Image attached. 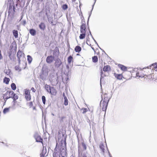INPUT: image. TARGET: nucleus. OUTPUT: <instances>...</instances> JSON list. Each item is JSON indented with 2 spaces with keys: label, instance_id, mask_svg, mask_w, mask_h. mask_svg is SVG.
<instances>
[{
  "label": "nucleus",
  "instance_id": "1",
  "mask_svg": "<svg viewBox=\"0 0 157 157\" xmlns=\"http://www.w3.org/2000/svg\"><path fill=\"white\" fill-rule=\"evenodd\" d=\"M55 148H57L58 154L60 155L62 157H65L67 155L66 145H63L62 143L61 145H59L57 143H56Z\"/></svg>",
  "mask_w": 157,
  "mask_h": 157
},
{
  "label": "nucleus",
  "instance_id": "2",
  "mask_svg": "<svg viewBox=\"0 0 157 157\" xmlns=\"http://www.w3.org/2000/svg\"><path fill=\"white\" fill-rule=\"evenodd\" d=\"M50 80L53 86H56L58 82V77L57 74L50 75Z\"/></svg>",
  "mask_w": 157,
  "mask_h": 157
},
{
  "label": "nucleus",
  "instance_id": "3",
  "mask_svg": "<svg viewBox=\"0 0 157 157\" xmlns=\"http://www.w3.org/2000/svg\"><path fill=\"white\" fill-rule=\"evenodd\" d=\"M45 88L47 92L52 95H55L56 94L57 92L54 87H51L49 85L46 84L45 85Z\"/></svg>",
  "mask_w": 157,
  "mask_h": 157
},
{
  "label": "nucleus",
  "instance_id": "4",
  "mask_svg": "<svg viewBox=\"0 0 157 157\" xmlns=\"http://www.w3.org/2000/svg\"><path fill=\"white\" fill-rule=\"evenodd\" d=\"M54 61H55L54 63V66L56 68H58L60 67V66L62 64V63L60 59L59 58L56 59Z\"/></svg>",
  "mask_w": 157,
  "mask_h": 157
},
{
  "label": "nucleus",
  "instance_id": "5",
  "mask_svg": "<svg viewBox=\"0 0 157 157\" xmlns=\"http://www.w3.org/2000/svg\"><path fill=\"white\" fill-rule=\"evenodd\" d=\"M9 2V7H8V15H10V13H12V7L14 4L13 0H9L8 1Z\"/></svg>",
  "mask_w": 157,
  "mask_h": 157
},
{
  "label": "nucleus",
  "instance_id": "6",
  "mask_svg": "<svg viewBox=\"0 0 157 157\" xmlns=\"http://www.w3.org/2000/svg\"><path fill=\"white\" fill-rule=\"evenodd\" d=\"M16 52H13L12 51H10L8 53L9 58L11 60H14L15 59V55Z\"/></svg>",
  "mask_w": 157,
  "mask_h": 157
},
{
  "label": "nucleus",
  "instance_id": "7",
  "mask_svg": "<svg viewBox=\"0 0 157 157\" xmlns=\"http://www.w3.org/2000/svg\"><path fill=\"white\" fill-rule=\"evenodd\" d=\"M34 137L36 142L41 143L43 144V139L40 136L37 134H36L34 135Z\"/></svg>",
  "mask_w": 157,
  "mask_h": 157
},
{
  "label": "nucleus",
  "instance_id": "8",
  "mask_svg": "<svg viewBox=\"0 0 157 157\" xmlns=\"http://www.w3.org/2000/svg\"><path fill=\"white\" fill-rule=\"evenodd\" d=\"M24 54L21 51L19 50L17 54V57L18 60V64H20L21 63L20 59L23 56H24Z\"/></svg>",
  "mask_w": 157,
  "mask_h": 157
},
{
  "label": "nucleus",
  "instance_id": "9",
  "mask_svg": "<svg viewBox=\"0 0 157 157\" xmlns=\"http://www.w3.org/2000/svg\"><path fill=\"white\" fill-rule=\"evenodd\" d=\"M101 98H102V99L101 100V101H100V105H101V102L103 100V98H102V96H101ZM108 104V103H106V102H104V101H103L102 103L101 104V105L102 106V110L103 111H106V110L107 109V107Z\"/></svg>",
  "mask_w": 157,
  "mask_h": 157
},
{
  "label": "nucleus",
  "instance_id": "10",
  "mask_svg": "<svg viewBox=\"0 0 157 157\" xmlns=\"http://www.w3.org/2000/svg\"><path fill=\"white\" fill-rule=\"evenodd\" d=\"M53 56H54V58L56 57L57 58H58L59 51L58 47H56L53 50Z\"/></svg>",
  "mask_w": 157,
  "mask_h": 157
},
{
  "label": "nucleus",
  "instance_id": "11",
  "mask_svg": "<svg viewBox=\"0 0 157 157\" xmlns=\"http://www.w3.org/2000/svg\"><path fill=\"white\" fill-rule=\"evenodd\" d=\"M55 58L52 56H48L46 59V62L48 63H51L55 60Z\"/></svg>",
  "mask_w": 157,
  "mask_h": 157
},
{
  "label": "nucleus",
  "instance_id": "12",
  "mask_svg": "<svg viewBox=\"0 0 157 157\" xmlns=\"http://www.w3.org/2000/svg\"><path fill=\"white\" fill-rule=\"evenodd\" d=\"M48 20L49 23L52 25H55L57 24V21H54V19L52 17H48Z\"/></svg>",
  "mask_w": 157,
  "mask_h": 157
},
{
  "label": "nucleus",
  "instance_id": "13",
  "mask_svg": "<svg viewBox=\"0 0 157 157\" xmlns=\"http://www.w3.org/2000/svg\"><path fill=\"white\" fill-rule=\"evenodd\" d=\"M10 51L16 52L17 50V44L16 43H12L10 46Z\"/></svg>",
  "mask_w": 157,
  "mask_h": 157
},
{
  "label": "nucleus",
  "instance_id": "14",
  "mask_svg": "<svg viewBox=\"0 0 157 157\" xmlns=\"http://www.w3.org/2000/svg\"><path fill=\"white\" fill-rule=\"evenodd\" d=\"M48 74L47 73L43 72L40 75V78L42 80L44 81L47 79Z\"/></svg>",
  "mask_w": 157,
  "mask_h": 157
},
{
  "label": "nucleus",
  "instance_id": "15",
  "mask_svg": "<svg viewBox=\"0 0 157 157\" xmlns=\"http://www.w3.org/2000/svg\"><path fill=\"white\" fill-rule=\"evenodd\" d=\"M62 141L63 140V141L64 142V144L66 145V138L67 136V135H66V132H62Z\"/></svg>",
  "mask_w": 157,
  "mask_h": 157
},
{
  "label": "nucleus",
  "instance_id": "16",
  "mask_svg": "<svg viewBox=\"0 0 157 157\" xmlns=\"http://www.w3.org/2000/svg\"><path fill=\"white\" fill-rule=\"evenodd\" d=\"M39 28L42 30L44 31L46 28V26L43 22H41L39 25Z\"/></svg>",
  "mask_w": 157,
  "mask_h": 157
},
{
  "label": "nucleus",
  "instance_id": "17",
  "mask_svg": "<svg viewBox=\"0 0 157 157\" xmlns=\"http://www.w3.org/2000/svg\"><path fill=\"white\" fill-rule=\"evenodd\" d=\"M114 75L117 79L118 80H121L123 78V76L122 74H117L114 73Z\"/></svg>",
  "mask_w": 157,
  "mask_h": 157
},
{
  "label": "nucleus",
  "instance_id": "18",
  "mask_svg": "<svg viewBox=\"0 0 157 157\" xmlns=\"http://www.w3.org/2000/svg\"><path fill=\"white\" fill-rule=\"evenodd\" d=\"M10 98H12L13 100L14 99V98H15V97L17 98V99L18 98V96L16 94L14 93L13 91H11L10 95H9Z\"/></svg>",
  "mask_w": 157,
  "mask_h": 157
},
{
  "label": "nucleus",
  "instance_id": "19",
  "mask_svg": "<svg viewBox=\"0 0 157 157\" xmlns=\"http://www.w3.org/2000/svg\"><path fill=\"white\" fill-rule=\"evenodd\" d=\"M14 98V99L13 100V101H12V105L11 106H10L11 108L13 109H16L15 105L16 103L17 102L16 100L17 99V98L15 97V98Z\"/></svg>",
  "mask_w": 157,
  "mask_h": 157
},
{
  "label": "nucleus",
  "instance_id": "20",
  "mask_svg": "<svg viewBox=\"0 0 157 157\" xmlns=\"http://www.w3.org/2000/svg\"><path fill=\"white\" fill-rule=\"evenodd\" d=\"M56 149V148H55L54 150L53 157H60L59 154H58L57 150Z\"/></svg>",
  "mask_w": 157,
  "mask_h": 157
},
{
  "label": "nucleus",
  "instance_id": "21",
  "mask_svg": "<svg viewBox=\"0 0 157 157\" xmlns=\"http://www.w3.org/2000/svg\"><path fill=\"white\" fill-rule=\"evenodd\" d=\"M119 67L121 69L124 71H126L127 70V67L124 65L119 64L118 65Z\"/></svg>",
  "mask_w": 157,
  "mask_h": 157
},
{
  "label": "nucleus",
  "instance_id": "22",
  "mask_svg": "<svg viewBox=\"0 0 157 157\" xmlns=\"http://www.w3.org/2000/svg\"><path fill=\"white\" fill-rule=\"evenodd\" d=\"M29 32L32 36H34L36 35V31L35 29H31L29 30Z\"/></svg>",
  "mask_w": 157,
  "mask_h": 157
},
{
  "label": "nucleus",
  "instance_id": "23",
  "mask_svg": "<svg viewBox=\"0 0 157 157\" xmlns=\"http://www.w3.org/2000/svg\"><path fill=\"white\" fill-rule=\"evenodd\" d=\"M111 68L109 65H106L104 66L103 68V71L105 72H107L108 71H110Z\"/></svg>",
  "mask_w": 157,
  "mask_h": 157
},
{
  "label": "nucleus",
  "instance_id": "24",
  "mask_svg": "<svg viewBox=\"0 0 157 157\" xmlns=\"http://www.w3.org/2000/svg\"><path fill=\"white\" fill-rule=\"evenodd\" d=\"M13 35L15 38H17L18 37V31L16 30H13Z\"/></svg>",
  "mask_w": 157,
  "mask_h": 157
},
{
  "label": "nucleus",
  "instance_id": "25",
  "mask_svg": "<svg viewBox=\"0 0 157 157\" xmlns=\"http://www.w3.org/2000/svg\"><path fill=\"white\" fill-rule=\"evenodd\" d=\"M81 48L80 46H77L75 47V50L76 52L79 53L81 51Z\"/></svg>",
  "mask_w": 157,
  "mask_h": 157
},
{
  "label": "nucleus",
  "instance_id": "26",
  "mask_svg": "<svg viewBox=\"0 0 157 157\" xmlns=\"http://www.w3.org/2000/svg\"><path fill=\"white\" fill-rule=\"evenodd\" d=\"M10 108H11L10 107H6L4 108L3 110V113L5 114L6 113L9 112L10 111Z\"/></svg>",
  "mask_w": 157,
  "mask_h": 157
},
{
  "label": "nucleus",
  "instance_id": "27",
  "mask_svg": "<svg viewBox=\"0 0 157 157\" xmlns=\"http://www.w3.org/2000/svg\"><path fill=\"white\" fill-rule=\"evenodd\" d=\"M10 81V78L6 77L3 79V82L6 84H9Z\"/></svg>",
  "mask_w": 157,
  "mask_h": 157
},
{
  "label": "nucleus",
  "instance_id": "28",
  "mask_svg": "<svg viewBox=\"0 0 157 157\" xmlns=\"http://www.w3.org/2000/svg\"><path fill=\"white\" fill-rule=\"evenodd\" d=\"M27 60L28 61V63H29L30 64L31 63V62L33 60V59H32V57L30 56L29 55H28L27 56Z\"/></svg>",
  "mask_w": 157,
  "mask_h": 157
},
{
  "label": "nucleus",
  "instance_id": "29",
  "mask_svg": "<svg viewBox=\"0 0 157 157\" xmlns=\"http://www.w3.org/2000/svg\"><path fill=\"white\" fill-rule=\"evenodd\" d=\"M86 33H81L79 37L80 39H83L86 36Z\"/></svg>",
  "mask_w": 157,
  "mask_h": 157
},
{
  "label": "nucleus",
  "instance_id": "30",
  "mask_svg": "<svg viewBox=\"0 0 157 157\" xmlns=\"http://www.w3.org/2000/svg\"><path fill=\"white\" fill-rule=\"evenodd\" d=\"M99 147L100 149L102 150V151L103 152V154L104 155L105 153V148L104 147V145L102 144L100 145Z\"/></svg>",
  "mask_w": 157,
  "mask_h": 157
},
{
  "label": "nucleus",
  "instance_id": "31",
  "mask_svg": "<svg viewBox=\"0 0 157 157\" xmlns=\"http://www.w3.org/2000/svg\"><path fill=\"white\" fill-rule=\"evenodd\" d=\"M92 61L94 63H96L98 61V58L97 56H94L92 57Z\"/></svg>",
  "mask_w": 157,
  "mask_h": 157
},
{
  "label": "nucleus",
  "instance_id": "32",
  "mask_svg": "<svg viewBox=\"0 0 157 157\" xmlns=\"http://www.w3.org/2000/svg\"><path fill=\"white\" fill-rule=\"evenodd\" d=\"M110 99V98H109L108 97L105 96L104 98L103 101H104L105 102L108 103Z\"/></svg>",
  "mask_w": 157,
  "mask_h": 157
},
{
  "label": "nucleus",
  "instance_id": "33",
  "mask_svg": "<svg viewBox=\"0 0 157 157\" xmlns=\"http://www.w3.org/2000/svg\"><path fill=\"white\" fill-rule=\"evenodd\" d=\"M25 98L27 101H30L31 99V96L30 94L25 95Z\"/></svg>",
  "mask_w": 157,
  "mask_h": 157
},
{
  "label": "nucleus",
  "instance_id": "34",
  "mask_svg": "<svg viewBox=\"0 0 157 157\" xmlns=\"http://www.w3.org/2000/svg\"><path fill=\"white\" fill-rule=\"evenodd\" d=\"M11 89L13 90H15L16 89V84L13 83H12L11 85Z\"/></svg>",
  "mask_w": 157,
  "mask_h": 157
},
{
  "label": "nucleus",
  "instance_id": "35",
  "mask_svg": "<svg viewBox=\"0 0 157 157\" xmlns=\"http://www.w3.org/2000/svg\"><path fill=\"white\" fill-rule=\"evenodd\" d=\"M73 59V57L71 56H69L67 58V61L68 63L70 64Z\"/></svg>",
  "mask_w": 157,
  "mask_h": 157
},
{
  "label": "nucleus",
  "instance_id": "36",
  "mask_svg": "<svg viewBox=\"0 0 157 157\" xmlns=\"http://www.w3.org/2000/svg\"><path fill=\"white\" fill-rule=\"evenodd\" d=\"M80 31L81 33H86V28H80Z\"/></svg>",
  "mask_w": 157,
  "mask_h": 157
},
{
  "label": "nucleus",
  "instance_id": "37",
  "mask_svg": "<svg viewBox=\"0 0 157 157\" xmlns=\"http://www.w3.org/2000/svg\"><path fill=\"white\" fill-rule=\"evenodd\" d=\"M66 66V69L67 70V75H68L69 74L71 73V72L70 71V68L69 67V66L68 65H67Z\"/></svg>",
  "mask_w": 157,
  "mask_h": 157
},
{
  "label": "nucleus",
  "instance_id": "38",
  "mask_svg": "<svg viewBox=\"0 0 157 157\" xmlns=\"http://www.w3.org/2000/svg\"><path fill=\"white\" fill-rule=\"evenodd\" d=\"M81 110L83 114H84L87 112V109L85 108H82L81 109Z\"/></svg>",
  "mask_w": 157,
  "mask_h": 157
},
{
  "label": "nucleus",
  "instance_id": "39",
  "mask_svg": "<svg viewBox=\"0 0 157 157\" xmlns=\"http://www.w3.org/2000/svg\"><path fill=\"white\" fill-rule=\"evenodd\" d=\"M4 73L8 75H10L11 72V70L10 69L5 70L4 71Z\"/></svg>",
  "mask_w": 157,
  "mask_h": 157
},
{
  "label": "nucleus",
  "instance_id": "40",
  "mask_svg": "<svg viewBox=\"0 0 157 157\" xmlns=\"http://www.w3.org/2000/svg\"><path fill=\"white\" fill-rule=\"evenodd\" d=\"M42 100L43 104L44 105H45V104L46 100L45 97L44 96H42Z\"/></svg>",
  "mask_w": 157,
  "mask_h": 157
},
{
  "label": "nucleus",
  "instance_id": "41",
  "mask_svg": "<svg viewBox=\"0 0 157 157\" xmlns=\"http://www.w3.org/2000/svg\"><path fill=\"white\" fill-rule=\"evenodd\" d=\"M64 99V104L65 106H67L68 105V101L67 98H65Z\"/></svg>",
  "mask_w": 157,
  "mask_h": 157
},
{
  "label": "nucleus",
  "instance_id": "42",
  "mask_svg": "<svg viewBox=\"0 0 157 157\" xmlns=\"http://www.w3.org/2000/svg\"><path fill=\"white\" fill-rule=\"evenodd\" d=\"M103 74V72L102 70H101V77H100V84L101 87L102 85H101V79L103 78V77L102 76V75Z\"/></svg>",
  "mask_w": 157,
  "mask_h": 157
},
{
  "label": "nucleus",
  "instance_id": "43",
  "mask_svg": "<svg viewBox=\"0 0 157 157\" xmlns=\"http://www.w3.org/2000/svg\"><path fill=\"white\" fill-rule=\"evenodd\" d=\"M24 92L25 95H28L30 94L29 92V90L27 89H25L24 90Z\"/></svg>",
  "mask_w": 157,
  "mask_h": 157
},
{
  "label": "nucleus",
  "instance_id": "44",
  "mask_svg": "<svg viewBox=\"0 0 157 157\" xmlns=\"http://www.w3.org/2000/svg\"><path fill=\"white\" fill-rule=\"evenodd\" d=\"M62 8L64 10H66L68 8V6L66 4H64L62 6Z\"/></svg>",
  "mask_w": 157,
  "mask_h": 157
},
{
  "label": "nucleus",
  "instance_id": "45",
  "mask_svg": "<svg viewBox=\"0 0 157 157\" xmlns=\"http://www.w3.org/2000/svg\"><path fill=\"white\" fill-rule=\"evenodd\" d=\"M139 72H136V77L137 78V77H139V78H143L144 77L143 76H142L141 75H139Z\"/></svg>",
  "mask_w": 157,
  "mask_h": 157
},
{
  "label": "nucleus",
  "instance_id": "46",
  "mask_svg": "<svg viewBox=\"0 0 157 157\" xmlns=\"http://www.w3.org/2000/svg\"><path fill=\"white\" fill-rule=\"evenodd\" d=\"M11 91H7L5 94H3V96H6L8 94L9 95H10Z\"/></svg>",
  "mask_w": 157,
  "mask_h": 157
},
{
  "label": "nucleus",
  "instance_id": "47",
  "mask_svg": "<svg viewBox=\"0 0 157 157\" xmlns=\"http://www.w3.org/2000/svg\"><path fill=\"white\" fill-rule=\"evenodd\" d=\"M82 145L84 148V149L86 150V146L85 143L83 142L82 143Z\"/></svg>",
  "mask_w": 157,
  "mask_h": 157
},
{
  "label": "nucleus",
  "instance_id": "48",
  "mask_svg": "<svg viewBox=\"0 0 157 157\" xmlns=\"http://www.w3.org/2000/svg\"><path fill=\"white\" fill-rule=\"evenodd\" d=\"M3 98L4 100V101H5V102H6L7 100L9 98H10V96H7L6 98H5V96H3Z\"/></svg>",
  "mask_w": 157,
  "mask_h": 157
},
{
  "label": "nucleus",
  "instance_id": "49",
  "mask_svg": "<svg viewBox=\"0 0 157 157\" xmlns=\"http://www.w3.org/2000/svg\"><path fill=\"white\" fill-rule=\"evenodd\" d=\"M86 28V23L84 22V23H82V24L80 26V28Z\"/></svg>",
  "mask_w": 157,
  "mask_h": 157
},
{
  "label": "nucleus",
  "instance_id": "50",
  "mask_svg": "<svg viewBox=\"0 0 157 157\" xmlns=\"http://www.w3.org/2000/svg\"><path fill=\"white\" fill-rule=\"evenodd\" d=\"M13 9H12V12H13V14H14L15 12V10L16 8L13 5Z\"/></svg>",
  "mask_w": 157,
  "mask_h": 157
},
{
  "label": "nucleus",
  "instance_id": "51",
  "mask_svg": "<svg viewBox=\"0 0 157 157\" xmlns=\"http://www.w3.org/2000/svg\"><path fill=\"white\" fill-rule=\"evenodd\" d=\"M93 7H92L91 11H90V13H89V17H88V18H90V16L91 15V13H92V11L93 10Z\"/></svg>",
  "mask_w": 157,
  "mask_h": 157
},
{
  "label": "nucleus",
  "instance_id": "52",
  "mask_svg": "<svg viewBox=\"0 0 157 157\" xmlns=\"http://www.w3.org/2000/svg\"><path fill=\"white\" fill-rule=\"evenodd\" d=\"M65 117L64 116L60 118V122H63V120L65 118Z\"/></svg>",
  "mask_w": 157,
  "mask_h": 157
},
{
  "label": "nucleus",
  "instance_id": "53",
  "mask_svg": "<svg viewBox=\"0 0 157 157\" xmlns=\"http://www.w3.org/2000/svg\"><path fill=\"white\" fill-rule=\"evenodd\" d=\"M45 153L43 152L40 154V157H44Z\"/></svg>",
  "mask_w": 157,
  "mask_h": 157
},
{
  "label": "nucleus",
  "instance_id": "54",
  "mask_svg": "<svg viewBox=\"0 0 157 157\" xmlns=\"http://www.w3.org/2000/svg\"><path fill=\"white\" fill-rule=\"evenodd\" d=\"M91 37H92V38L94 40V42H95V44H96L99 47V46H98L97 43V42L96 41V40L94 39V38L93 37V36H92Z\"/></svg>",
  "mask_w": 157,
  "mask_h": 157
},
{
  "label": "nucleus",
  "instance_id": "55",
  "mask_svg": "<svg viewBox=\"0 0 157 157\" xmlns=\"http://www.w3.org/2000/svg\"><path fill=\"white\" fill-rule=\"evenodd\" d=\"M31 90L34 93L36 91V90L33 87H32L31 88Z\"/></svg>",
  "mask_w": 157,
  "mask_h": 157
},
{
  "label": "nucleus",
  "instance_id": "56",
  "mask_svg": "<svg viewBox=\"0 0 157 157\" xmlns=\"http://www.w3.org/2000/svg\"><path fill=\"white\" fill-rule=\"evenodd\" d=\"M26 21L25 20H24L22 21V25L25 26L26 24Z\"/></svg>",
  "mask_w": 157,
  "mask_h": 157
},
{
  "label": "nucleus",
  "instance_id": "57",
  "mask_svg": "<svg viewBox=\"0 0 157 157\" xmlns=\"http://www.w3.org/2000/svg\"><path fill=\"white\" fill-rule=\"evenodd\" d=\"M45 15L47 16V18H48V17H49V16H48V12H47V9L46 10H45Z\"/></svg>",
  "mask_w": 157,
  "mask_h": 157
},
{
  "label": "nucleus",
  "instance_id": "58",
  "mask_svg": "<svg viewBox=\"0 0 157 157\" xmlns=\"http://www.w3.org/2000/svg\"><path fill=\"white\" fill-rule=\"evenodd\" d=\"M33 105L32 101H31L29 103V105L30 107H31Z\"/></svg>",
  "mask_w": 157,
  "mask_h": 157
},
{
  "label": "nucleus",
  "instance_id": "59",
  "mask_svg": "<svg viewBox=\"0 0 157 157\" xmlns=\"http://www.w3.org/2000/svg\"><path fill=\"white\" fill-rule=\"evenodd\" d=\"M63 97L64 99L65 98H67L66 96L65 95V94L64 93H63Z\"/></svg>",
  "mask_w": 157,
  "mask_h": 157
},
{
  "label": "nucleus",
  "instance_id": "60",
  "mask_svg": "<svg viewBox=\"0 0 157 157\" xmlns=\"http://www.w3.org/2000/svg\"><path fill=\"white\" fill-rule=\"evenodd\" d=\"M2 59V56L1 54V51L0 50V60Z\"/></svg>",
  "mask_w": 157,
  "mask_h": 157
},
{
  "label": "nucleus",
  "instance_id": "61",
  "mask_svg": "<svg viewBox=\"0 0 157 157\" xmlns=\"http://www.w3.org/2000/svg\"><path fill=\"white\" fill-rule=\"evenodd\" d=\"M88 29H89V32L90 34V35L91 36V37H92L93 36L91 34V32L90 30V29H89V27H88Z\"/></svg>",
  "mask_w": 157,
  "mask_h": 157
},
{
  "label": "nucleus",
  "instance_id": "62",
  "mask_svg": "<svg viewBox=\"0 0 157 157\" xmlns=\"http://www.w3.org/2000/svg\"><path fill=\"white\" fill-rule=\"evenodd\" d=\"M19 67H18V66H16V67H15V70H18V69H19Z\"/></svg>",
  "mask_w": 157,
  "mask_h": 157
},
{
  "label": "nucleus",
  "instance_id": "63",
  "mask_svg": "<svg viewBox=\"0 0 157 157\" xmlns=\"http://www.w3.org/2000/svg\"><path fill=\"white\" fill-rule=\"evenodd\" d=\"M89 19H90V18H88V20H87V25L88 26L89 25Z\"/></svg>",
  "mask_w": 157,
  "mask_h": 157
},
{
  "label": "nucleus",
  "instance_id": "64",
  "mask_svg": "<svg viewBox=\"0 0 157 157\" xmlns=\"http://www.w3.org/2000/svg\"><path fill=\"white\" fill-rule=\"evenodd\" d=\"M62 133V131L59 130L58 132L59 135L60 133Z\"/></svg>",
  "mask_w": 157,
  "mask_h": 157
}]
</instances>
